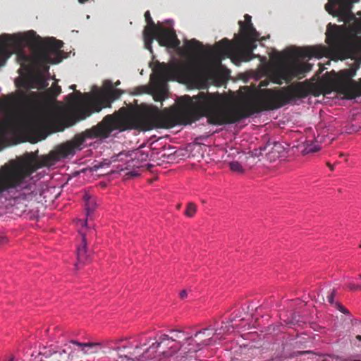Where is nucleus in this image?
Wrapping results in <instances>:
<instances>
[{
  "label": "nucleus",
  "instance_id": "f257e3e1",
  "mask_svg": "<svg viewBox=\"0 0 361 361\" xmlns=\"http://www.w3.org/2000/svg\"><path fill=\"white\" fill-rule=\"evenodd\" d=\"M312 84L305 80L280 89H259L250 92L238 106L231 105L219 92H199L196 95L181 97L180 110L160 111L157 108H147L137 116L136 122L144 130L191 124L204 117L214 126L233 124L255 114L277 109L305 98L312 93Z\"/></svg>",
  "mask_w": 361,
  "mask_h": 361
},
{
  "label": "nucleus",
  "instance_id": "473e14b6",
  "mask_svg": "<svg viewBox=\"0 0 361 361\" xmlns=\"http://www.w3.org/2000/svg\"><path fill=\"white\" fill-rule=\"evenodd\" d=\"M149 88L146 86H139L135 89V94H141L143 93H147Z\"/></svg>",
  "mask_w": 361,
  "mask_h": 361
},
{
  "label": "nucleus",
  "instance_id": "58836bf2",
  "mask_svg": "<svg viewBox=\"0 0 361 361\" xmlns=\"http://www.w3.org/2000/svg\"><path fill=\"white\" fill-rule=\"evenodd\" d=\"M188 295V291L186 290H183L180 292L179 296L180 299H185Z\"/></svg>",
  "mask_w": 361,
  "mask_h": 361
},
{
  "label": "nucleus",
  "instance_id": "864d4df0",
  "mask_svg": "<svg viewBox=\"0 0 361 361\" xmlns=\"http://www.w3.org/2000/svg\"><path fill=\"white\" fill-rule=\"evenodd\" d=\"M360 247H361V244L360 245Z\"/></svg>",
  "mask_w": 361,
  "mask_h": 361
},
{
  "label": "nucleus",
  "instance_id": "412c9836",
  "mask_svg": "<svg viewBox=\"0 0 361 361\" xmlns=\"http://www.w3.org/2000/svg\"><path fill=\"white\" fill-rule=\"evenodd\" d=\"M85 201V207L87 216H90L97 207V202L95 197L90 195V194L85 192L83 195Z\"/></svg>",
  "mask_w": 361,
  "mask_h": 361
},
{
  "label": "nucleus",
  "instance_id": "b1692460",
  "mask_svg": "<svg viewBox=\"0 0 361 361\" xmlns=\"http://www.w3.org/2000/svg\"><path fill=\"white\" fill-rule=\"evenodd\" d=\"M145 18L147 25L145 26L144 31L156 32V30L160 27L154 23L149 11H147L145 13Z\"/></svg>",
  "mask_w": 361,
  "mask_h": 361
},
{
  "label": "nucleus",
  "instance_id": "a18cd8bd",
  "mask_svg": "<svg viewBox=\"0 0 361 361\" xmlns=\"http://www.w3.org/2000/svg\"><path fill=\"white\" fill-rule=\"evenodd\" d=\"M330 92H331V90H329V89H328V90H325L324 91V94H328V93H330Z\"/></svg>",
  "mask_w": 361,
  "mask_h": 361
},
{
  "label": "nucleus",
  "instance_id": "c756f323",
  "mask_svg": "<svg viewBox=\"0 0 361 361\" xmlns=\"http://www.w3.org/2000/svg\"><path fill=\"white\" fill-rule=\"evenodd\" d=\"M166 90L164 88H159L153 94V98L156 102H161L164 99Z\"/></svg>",
  "mask_w": 361,
  "mask_h": 361
},
{
  "label": "nucleus",
  "instance_id": "79ce46f5",
  "mask_svg": "<svg viewBox=\"0 0 361 361\" xmlns=\"http://www.w3.org/2000/svg\"><path fill=\"white\" fill-rule=\"evenodd\" d=\"M326 165H327V166L329 168V169L331 171H334V166L332 164H331V163L327 162Z\"/></svg>",
  "mask_w": 361,
  "mask_h": 361
},
{
  "label": "nucleus",
  "instance_id": "603ef678",
  "mask_svg": "<svg viewBox=\"0 0 361 361\" xmlns=\"http://www.w3.org/2000/svg\"><path fill=\"white\" fill-rule=\"evenodd\" d=\"M359 278L361 279V274L359 275Z\"/></svg>",
  "mask_w": 361,
  "mask_h": 361
},
{
  "label": "nucleus",
  "instance_id": "aec40b11",
  "mask_svg": "<svg viewBox=\"0 0 361 361\" xmlns=\"http://www.w3.org/2000/svg\"><path fill=\"white\" fill-rule=\"evenodd\" d=\"M241 43L243 47L250 50L252 48V51L257 47L256 42L259 39V34L256 32L255 35H240Z\"/></svg>",
  "mask_w": 361,
  "mask_h": 361
},
{
  "label": "nucleus",
  "instance_id": "c9c22d12",
  "mask_svg": "<svg viewBox=\"0 0 361 361\" xmlns=\"http://www.w3.org/2000/svg\"><path fill=\"white\" fill-rule=\"evenodd\" d=\"M172 333H173L172 336L176 338V341H178L177 339L181 338L183 335V333L180 331H173Z\"/></svg>",
  "mask_w": 361,
  "mask_h": 361
},
{
  "label": "nucleus",
  "instance_id": "bb28decb",
  "mask_svg": "<svg viewBox=\"0 0 361 361\" xmlns=\"http://www.w3.org/2000/svg\"><path fill=\"white\" fill-rule=\"evenodd\" d=\"M72 343L82 348V351L85 354L88 353L85 348H88L89 349H94L96 347L99 346L100 344L98 343H80L77 341L72 340L71 341Z\"/></svg>",
  "mask_w": 361,
  "mask_h": 361
},
{
  "label": "nucleus",
  "instance_id": "7ed1b4c3",
  "mask_svg": "<svg viewBox=\"0 0 361 361\" xmlns=\"http://www.w3.org/2000/svg\"><path fill=\"white\" fill-rule=\"evenodd\" d=\"M18 102L30 107V115L13 114L4 121H0V140L8 135L25 133L33 130L47 128L51 123V115L49 111L40 106L38 93L21 92Z\"/></svg>",
  "mask_w": 361,
  "mask_h": 361
},
{
  "label": "nucleus",
  "instance_id": "e433bc0d",
  "mask_svg": "<svg viewBox=\"0 0 361 361\" xmlns=\"http://www.w3.org/2000/svg\"><path fill=\"white\" fill-rule=\"evenodd\" d=\"M334 296H335V290H334L332 291V293H331L328 296H327V300H328V302L331 304H333L334 303Z\"/></svg>",
  "mask_w": 361,
  "mask_h": 361
},
{
  "label": "nucleus",
  "instance_id": "1a4fd4ad",
  "mask_svg": "<svg viewBox=\"0 0 361 361\" xmlns=\"http://www.w3.org/2000/svg\"><path fill=\"white\" fill-rule=\"evenodd\" d=\"M239 47V44H235L227 38H224L215 44L214 49L221 56L234 58L242 61H250L255 57L252 48L250 50L245 47L240 49Z\"/></svg>",
  "mask_w": 361,
  "mask_h": 361
},
{
  "label": "nucleus",
  "instance_id": "f704fd0d",
  "mask_svg": "<svg viewBox=\"0 0 361 361\" xmlns=\"http://www.w3.org/2000/svg\"><path fill=\"white\" fill-rule=\"evenodd\" d=\"M348 288L350 290H361V285H356L353 283H349L348 284Z\"/></svg>",
  "mask_w": 361,
  "mask_h": 361
},
{
  "label": "nucleus",
  "instance_id": "37998d69",
  "mask_svg": "<svg viewBox=\"0 0 361 361\" xmlns=\"http://www.w3.org/2000/svg\"><path fill=\"white\" fill-rule=\"evenodd\" d=\"M70 88L73 90H75V88H76V85H72L70 86Z\"/></svg>",
  "mask_w": 361,
  "mask_h": 361
},
{
  "label": "nucleus",
  "instance_id": "5701e85b",
  "mask_svg": "<svg viewBox=\"0 0 361 361\" xmlns=\"http://www.w3.org/2000/svg\"><path fill=\"white\" fill-rule=\"evenodd\" d=\"M143 38L145 48L152 52V44L156 39L155 32L143 31Z\"/></svg>",
  "mask_w": 361,
  "mask_h": 361
},
{
  "label": "nucleus",
  "instance_id": "a211bd4d",
  "mask_svg": "<svg viewBox=\"0 0 361 361\" xmlns=\"http://www.w3.org/2000/svg\"><path fill=\"white\" fill-rule=\"evenodd\" d=\"M87 239L84 234L82 235V244L77 249L78 264H85L90 261V255L87 253Z\"/></svg>",
  "mask_w": 361,
  "mask_h": 361
},
{
  "label": "nucleus",
  "instance_id": "72a5a7b5",
  "mask_svg": "<svg viewBox=\"0 0 361 361\" xmlns=\"http://www.w3.org/2000/svg\"><path fill=\"white\" fill-rule=\"evenodd\" d=\"M283 149L280 143H274V147H272V151L269 153L274 154L275 152H277L278 153L280 152V151Z\"/></svg>",
  "mask_w": 361,
  "mask_h": 361
},
{
  "label": "nucleus",
  "instance_id": "9b49d317",
  "mask_svg": "<svg viewBox=\"0 0 361 361\" xmlns=\"http://www.w3.org/2000/svg\"><path fill=\"white\" fill-rule=\"evenodd\" d=\"M181 346L182 345L180 342L176 341V338L164 334L160 336L159 341L153 343L147 350H156L158 348L162 347L163 350L161 353L164 357H170L179 350Z\"/></svg>",
  "mask_w": 361,
  "mask_h": 361
},
{
  "label": "nucleus",
  "instance_id": "423d86ee",
  "mask_svg": "<svg viewBox=\"0 0 361 361\" xmlns=\"http://www.w3.org/2000/svg\"><path fill=\"white\" fill-rule=\"evenodd\" d=\"M121 124V118L114 115H106L103 120L92 126L90 129L85 130L84 132L77 134L74 136L72 141L74 145L75 149L79 147L86 139H92L96 137H107L110 133L116 129H118Z\"/></svg>",
  "mask_w": 361,
  "mask_h": 361
},
{
  "label": "nucleus",
  "instance_id": "2f4dec72",
  "mask_svg": "<svg viewBox=\"0 0 361 361\" xmlns=\"http://www.w3.org/2000/svg\"><path fill=\"white\" fill-rule=\"evenodd\" d=\"M230 169L233 172L243 173L244 170L241 164L238 161H232L229 164Z\"/></svg>",
  "mask_w": 361,
  "mask_h": 361
},
{
  "label": "nucleus",
  "instance_id": "9d476101",
  "mask_svg": "<svg viewBox=\"0 0 361 361\" xmlns=\"http://www.w3.org/2000/svg\"><path fill=\"white\" fill-rule=\"evenodd\" d=\"M326 42L334 50L343 49L348 44V34L343 26L334 25L326 32Z\"/></svg>",
  "mask_w": 361,
  "mask_h": 361
},
{
  "label": "nucleus",
  "instance_id": "393cba45",
  "mask_svg": "<svg viewBox=\"0 0 361 361\" xmlns=\"http://www.w3.org/2000/svg\"><path fill=\"white\" fill-rule=\"evenodd\" d=\"M13 98L11 96H8L0 99V114H5L8 112L12 105Z\"/></svg>",
  "mask_w": 361,
  "mask_h": 361
},
{
  "label": "nucleus",
  "instance_id": "2eb2a0df",
  "mask_svg": "<svg viewBox=\"0 0 361 361\" xmlns=\"http://www.w3.org/2000/svg\"><path fill=\"white\" fill-rule=\"evenodd\" d=\"M359 0H332L333 4L338 6L337 15L340 21L347 22L351 20L354 16L351 11L353 4Z\"/></svg>",
  "mask_w": 361,
  "mask_h": 361
},
{
  "label": "nucleus",
  "instance_id": "f03ea898",
  "mask_svg": "<svg viewBox=\"0 0 361 361\" xmlns=\"http://www.w3.org/2000/svg\"><path fill=\"white\" fill-rule=\"evenodd\" d=\"M63 44L62 41L53 37L43 39L33 30L24 35H2L0 36V66L16 53L17 61L30 74L18 86L26 90H44L48 86L44 74L48 73L49 63L61 62L59 51Z\"/></svg>",
  "mask_w": 361,
  "mask_h": 361
},
{
  "label": "nucleus",
  "instance_id": "3c124183",
  "mask_svg": "<svg viewBox=\"0 0 361 361\" xmlns=\"http://www.w3.org/2000/svg\"><path fill=\"white\" fill-rule=\"evenodd\" d=\"M91 353H97V350H92Z\"/></svg>",
  "mask_w": 361,
  "mask_h": 361
},
{
  "label": "nucleus",
  "instance_id": "6ab92c4d",
  "mask_svg": "<svg viewBox=\"0 0 361 361\" xmlns=\"http://www.w3.org/2000/svg\"><path fill=\"white\" fill-rule=\"evenodd\" d=\"M184 45L185 50L190 54H200L203 52L202 44L200 42L196 40L195 39L185 40L184 42Z\"/></svg>",
  "mask_w": 361,
  "mask_h": 361
},
{
  "label": "nucleus",
  "instance_id": "20e7f679",
  "mask_svg": "<svg viewBox=\"0 0 361 361\" xmlns=\"http://www.w3.org/2000/svg\"><path fill=\"white\" fill-rule=\"evenodd\" d=\"M209 65L200 60H190L184 62L176 61L166 64L159 63L155 72L163 81L180 79L185 82L195 85L206 82L210 75Z\"/></svg>",
  "mask_w": 361,
  "mask_h": 361
},
{
  "label": "nucleus",
  "instance_id": "ddd939ff",
  "mask_svg": "<svg viewBox=\"0 0 361 361\" xmlns=\"http://www.w3.org/2000/svg\"><path fill=\"white\" fill-rule=\"evenodd\" d=\"M326 49L324 47H312L306 48L293 49L288 51L287 56L290 59H305L312 57H322Z\"/></svg>",
  "mask_w": 361,
  "mask_h": 361
},
{
  "label": "nucleus",
  "instance_id": "ea45409f",
  "mask_svg": "<svg viewBox=\"0 0 361 361\" xmlns=\"http://www.w3.org/2000/svg\"><path fill=\"white\" fill-rule=\"evenodd\" d=\"M7 238L6 236H0V246L7 243Z\"/></svg>",
  "mask_w": 361,
  "mask_h": 361
},
{
  "label": "nucleus",
  "instance_id": "a19ab883",
  "mask_svg": "<svg viewBox=\"0 0 361 361\" xmlns=\"http://www.w3.org/2000/svg\"><path fill=\"white\" fill-rule=\"evenodd\" d=\"M268 85V82L267 81H262L260 82L259 83V87H264V86H267Z\"/></svg>",
  "mask_w": 361,
  "mask_h": 361
},
{
  "label": "nucleus",
  "instance_id": "49530a36",
  "mask_svg": "<svg viewBox=\"0 0 361 361\" xmlns=\"http://www.w3.org/2000/svg\"><path fill=\"white\" fill-rule=\"evenodd\" d=\"M78 1H79L80 4H84V3H85L86 1H87V0H78Z\"/></svg>",
  "mask_w": 361,
  "mask_h": 361
},
{
  "label": "nucleus",
  "instance_id": "cd10ccee",
  "mask_svg": "<svg viewBox=\"0 0 361 361\" xmlns=\"http://www.w3.org/2000/svg\"><path fill=\"white\" fill-rule=\"evenodd\" d=\"M197 212V206L193 202H188L184 214L188 218H192Z\"/></svg>",
  "mask_w": 361,
  "mask_h": 361
},
{
  "label": "nucleus",
  "instance_id": "c03bdc74",
  "mask_svg": "<svg viewBox=\"0 0 361 361\" xmlns=\"http://www.w3.org/2000/svg\"><path fill=\"white\" fill-rule=\"evenodd\" d=\"M120 349H121V348H120V347H115V348H113V350H116V351H118V352L120 350Z\"/></svg>",
  "mask_w": 361,
  "mask_h": 361
},
{
  "label": "nucleus",
  "instance_id": "4468645a",
  "mask_svg": "<svg viewBox=\"0 0 361 361\" xmlns=\"http://www.w3.org/2000/svg\"><path fill=\"white\" fill-rule=\"evenodd\" d=\"M214 328L209 326L208 328L203 329L195 334V338H197L195 342L197 345L195 347H190L188 348V352H197L200 350L203 346L209 345L212 344V337L210 331ZM187 341L189 342V345H191V342L195 341L192 337L185 338Z\"/></svg>",
  "mask_w": 361,
  "mask_h": 361
},
{
  "label": "nucleus",
  "instance_id": "f8f14e48",
  "mask_svg": "<svg viewBox=\"0 0 361 361\" xmlns=\"http://www.w3.org/2000/svg\"><path fill=\"white\" fill-rule=\"evenodd\" d=\"M156 39L161 47L176 48L180 44L176 32L173 30L160 26L155 32Z\"/></svg>",
  "mask_w": 361,
  "mask_h": 361
},
{
  "label": "nucleus",
  "instance_id": "4be33fe9",
  "mask_svg": "<svg viewBox=\"0 0 361 361\" xmlns=\"http://www.w3.org/2000/svg\"><path fill=\"white\" fill-rule=\"evenodd\" d=\"M300 147H302L301 149V153L302 154L316 152L320 149L319 145L317 142L312 141H307Z\"/></svg>",
  "mask_w": 361,
  "mask_h": 361
},
{
  "label": "nucleus",
  "instance_id": "09e8293b",
  "mask_svg": "<svg viewBox=\"0 0 361 361\" xmlns=\"http://www.w3.org/2000/svg\"><path fill=\"white\" fill-rule=\"evenodd\" d=\"M120 341H121V340H116V341H115V343H116V344H117V343H118Z\"/></svg>",
  "mask_w": 361,
  "mask_h": 361
},
{
  "label": "nucleus",
  "instance_id": "4c0bfd02",
  "mask_svg": "<svg viewBox=\"0 0 361 361\" xmlns=\"http://www.w3.org/2000/svg\"><path fill=\"white\" fill-rule=\"evenodd\" d=\"M337 305V309L342 313H344V314H348V311L342 305H341L340 304H336Z\"/></svg>",
  "mask_w": 361,
  "mask_h": 361
},
{
  "label": "nucleus",
  "instance_id": "39448f33",
  "mask_svg": "<svg viewBox=\"0 0 361 361\" xmlns=\"http://www.w3.org/2000/svg\"><path fill=\"white\" fill-rule=\"evenodd\" d=\"M121 95L118 90H111L106 94L100 95H92L85 94L80 102L77 104L73 112V122L85 120L93 113L99 112L103 108L110 107L111 103L117 99Z\"/></svg>",
  "mask_w": 361,
  "mask_h": 361
},
{
  "label": "nucleus",
  "instance_id": "de8ad7c7",
  "mask_svg": "<svg viewBox=\"0 0 361 361\" xmlns=\"http://www.w3.org/2000/svg\"><path fill=\"white\" fill-rule=\"evenodd\" d=\"M356 338H357L358 341H361V336H360V335H357V336H356Z\"/></svg>",
  "mask_w": 361,
  "mask_h": 361
},
{
  "label": "nucleus",
  "instance_id": "7c9ffc66",
  "mask_svg": "<svg viewBox=\"0 0 361 361\" xmlns=\"http://www.w3.org/2000/svg\"><path fill=\"white\" fill-rule=\"evenodd\" d=\"M332 0H329V2L325 5V9L326 11L333 16L338 17L337 15V9H334V6L336 5V4H333L331 2Z\"/></svg>",
  "mask_w": 361,
  "mask_h": 361
},
{
  "label": "nucleus",
  "instance_id": "0eeeda50",
  "mask_svg": "<svg viewBox=\"0 0 361 361\" xmlns=\"http://www.w3.org/2000/svg\"><path fill=\"white\" fill-rule=\"evenodd\" d=\"M356 75L355 68L341 71L334 82V89L347 99H353L361 96V78L356 82L353 78Z\"/></svg>",
  "mask_w": 361,
  "mask_h": 361
},
{
  "label": "nucleus",
  "instance_id": "f3484780",
  "mask_svg": "<svg viewBox=\"0 0 361 361\" xmlns=\"http://www.w3.org/2000/svg\"><path fill=\"white\" fill-rule=\"evenodd\" d=\"M244 22L241 20L238 22L240 35H249L252 36L255 35L257 31L252 23V17L248 14H245L244 16Z\"/></svg>",
  "mask_w": 361,
  "mask_h": 361
},
{
  "label": "nucleus",
  "instance_id": "8fccbe9b",
  "mask_svg": "<svg viewBox=\"0 0 361 361\" xmlns=\"http://www.w3.org/2000/svg\"><path fill=\"white\" fill-rule=\"evenodd\" d=\"M339 156H340L341 157H343V156H344V154H343V153H340Z\"/></svg>",
  "mask_w": 361,
  "mask_h": 361
},
{
  "label": "nucleus",
  "instance_id": "c85d7f7f",
  "mask_svg": "<svg viewBox=\"0 0 361 361\" xmlns=\"http://www.w3.org/2000/svg\"><path fill=\"white\" fill-rule=\"evenodd\" d=\"M48 92L51 97H56L61 92V88L56 82L53 83L51 87L48 89Z\"/></svg>",
  "mask_w": 361,
  "mask_h": 361
},
{
  "label": "nucleus",
  "instance_id": "6e6552de",
  "mask_svg": "<svg viewBox=\"0 0 361 361\" xmlns=\"http://www.w3.org/2000/svg\"><path fill=\"white\" fill-rule=\"evenodd\" d=\"M312 65L308 63H282L279 64L273 72V82L278 85L282 84V80L287 83L294 78L299 79L305 77L306 73L311 71Z\"/></svg>",
  "mask_w": 361,
  "mask_h": 361
},
{
  "label": "nucleus",
  "instance_id": "a878e982",
  "mask_svg": "<svg viewBox=\"0 0 361 361\" xmlns=\"http://www.w3.org/2000/svg\"><path fill=\"white\" fill-rule=\"evenodd\" d=\"M234 319L235 318L231 319L229 322H223L221 328L215 329V332L214 333V334L223 335L228 333L231 329H234L233 326L231 325V323Z\"/></svg>",
  "mask_w": 361,
  "mask_h": 361
},
{
  "label": "nucleus",
  "instance_id": "dca6fc26",
  "mask_svg": "<svg viewBox=\"0 0 361 361\" xmlns=\"http://www.w3.org/2000/svg\"><path fill=\"white\" fill-rule=\"evenodd\" d=\"M74 154V145L69 141L59 145L51 155L53 159H59Z\"/></svg>",
  "mask_w": 361,
  "mask_h": 361
}]
</instances>
